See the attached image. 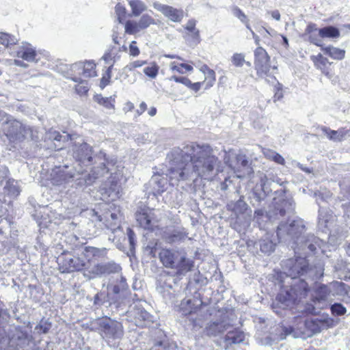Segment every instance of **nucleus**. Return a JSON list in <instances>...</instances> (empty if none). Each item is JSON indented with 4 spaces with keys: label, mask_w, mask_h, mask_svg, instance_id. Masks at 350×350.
<instances>
[{
    "label": "nucleus",
    "mask_w": 350,
    "mask_h": 350,
    "mask_svg": "<svg viewBox=\"0 0 350 350\" xmlns=\"http://www.w3.org/2000/svg\"><path fill=\"white\" fill-rule=\"evenodd\" d=\"M254 66L257 75L259 77L268 76L271 66L269 64L270 57L267 51L261 46H258L254 51Z\"/></svg>",
    "instance_id": "4468645a"
},
{
    "label": "nucleus",
    "mask_w": 350,
    "mask_h": 350,
    "mask_svg": "<svg viewBox=\"0 0 350 350\" xmlns=\"http://www.w3.org/2000/svg\"><path fill=\"white\" fill-rule=\"evenodd\" d=\"M305 230L304 221L301 219H293L288 223L281 222L277 228L278 239L288 241L291 239L295 242L297 237H301Z\"/></svg>",
    "instance_id": "6e6552de"
},
{
    "label": "nucleus",
    "mask_w": 350,
    "mask_h": 350,
    "mask_svg": "<svg viewBox=\"0 0 350 350\" xmlns=\"http://www.w3.org/2000/svg\"><path fill=\"white\" fill-rule=\"evenodd\" d=\"M321 38L319 35V32L317 33H311L310 34L309 36V41L317 45V46H322V41L319 38Z\"/></svg>",
    "instance_id": "4d7b16f0"
},
{
    "label": "nucleus",
    "mask_w": 350,
    "mask_h": 350,
    "mask_svg": "<svg viewBox=\"0 0 350 350\" xmlns=\"http://www.w3.org/2000/svg\"><path fill=\"white\" fill-rule=\"evenodd\" d=\"M124 28L125 32L129 34H133L140 30L139 28L138 23L132 21H126Z\"/></svg>",
    "instance_id": "8fccbe9b"
},
{
    "label": "nucleus",
    "mask_w": 350,
    "mask_h": 350,
    "mask_svg": "<svg viewBox=\"0 0 350 350\" xmlns=\"http://www.w3.org/2000/svg\"><path fill=\"white\" fill-rule=\"evenodd\" d=\"M232 64L236 67H242L245 62V55L236 53L231 57Z\"/></svg>",
    "instance_id": "09e8293b"
},
{
    "label": "nucleus",
    "mask_w": 350,
    "mask_h": 350,
    "mask_svg": "<svg viewBox=\"0 0 350 350\" xmlns=\"http://www.w3.org/2000/svg\"><path fill=\"white\" fill-rule=\"evenodd\" d=\"M96 324L101 336L109 343L120 340L123 336V326L117 321L110 318H103L98 319Z\"/></svg>",
    "instance_id": "0eeeda50"
},
{
    "label": "nucleus",
    "mask_w": 350,
    "mask_h": 350,
    "mask_svg": "<svg viewBox=\"0 0 350 350\" xmlns=\"http://www.w3.org/2000/svg\"><path fill=\"white\" fill-rule=\"evenodd\" d=\"M314 64L316 66L319 68L323 73H324L329 78L332 77V75H330L327 66L330 65L328 59L326 57H323L321 55H319L317 58Z\"/></svg>",
    "instance_id": "e433bc0d"
},
{
    "label": "nucleus",
    "mask_w": 350,
    "mask_h": 350,
    "mask_svg": "<svg viewBox=\"0 0 350 350\" xmlns=\"http://www.w3.org/2000/svg\"><path fill=\"white\" fill-rule=\"evenodd\" d=\"M232 14L238 18L243 23H247V17L244 12L237 6H234L232 8Z\"/></svg>",
    "instance_id": "603ef678"
},
{
    "label": "nucleus",
    "mask_w": 350,
    "mask_h": 350,
    "mask_svg": "<svg viewBox=\"0 0 350 350\" xmlns=\"http://www.w3.org/2000/svg\"><path fill=\"white\" fill-rule=\"evenodd\" d=\"M320 129L329 140L334 142H341L350 136V129L347 130L341 128L335 131L326 126H321Z\"/></svg>",
    "instance_id": "393cba45"
},
{
    "label": "nucleus",
    "mask_w": 350,
    "mask_h": 350,
    "mask_svg": "<svg viewBox=\"0 0 350 350\" xmlns=\"http://www.w3.org/2000/svg\"><path fill=\"white\" fill-rule=\"evenodd\" d=\"M227 332L224 340L226 350L228 349L232 345L239 344L244 341L245 334L243 332L239 329H228Z\"/></svg>",
    "instance_id": "a878e982"
},
{
    "label": "nucleus",
    "mask_w": 350,
    "mask_h": 350,
    "mask_svg": "<svg viewBox=\"0 0 350 350\" xmlns=\"http://www.w3.org/2000/svg\"><path fill=\"white\" fill-rule=\"evenodd\" d=\"M102 59H103L106 64H110V66L112 64H113L116 62L114 57H112V55L110 53H105L102 57Z\"/></svg>",
    "instance_id": "e2e57ef3"
},
{
    "label": "nucleus",
    "mask_w": 350,
    "mask_h": 350,
    "mask_svg": "<svg viewBox=\"0 0 350 350\" xmlns=\"http://www.w3.org/2000/svg\"><path fill=\"white\" fill-rule=\"evenodd\" d=\"M233 321V319L226 314L220 321H213L208 324L206 327V334L210 336H216L222 334L232 327Z\"/></svg>",
    "instance_id": "a211bd4d"
},
{
    "label": "nucleus",
    "mask_w": 350,
    "mask_h": 350,
    "mask_svg": "<svg viewBox=\"0 0 350 350\" xmlns=\"http://www.w3.org/2000/svg\"><path fill=\"white\" fill-rule=\"evenodd\" d=\"M262 152L264 156L267 159L273 161L278 164H285V160L283 158V157L281 156L279 153L276 152L275 151L269 148H264Z\"/></svg>",
    "instance_id": "4c0bfd02"
},
{
    "label": "nucleus",
    "mask_w": 350,
    "mask_h": 350,
    "mask_svg": "<svg viewBox=\"0 0 350 350\" xmlns=\"http://www.w3.org/2000/svg\"><path fill=\"white\" fill-rule=\"evenodd\" d=\"M170 159V177L172 180H209L214 175L218 159L208 145L190 144L182 148H174L167 155Z\"/></svg>",
    "instance_id": "f03ea898"
},
{
    "label": "nucleus",
    "mask_w": 350,
    "mask_h": 350,
    "mask_svg": "<svg viewBox=\"0 0 350 350\" xmlns=\"http://www.w3.org/2000/svg\"><path fill=\"white\" fill-rule=\"evenodd\" d=\"M282 332L279 336L271 338L269 336H267L265 338V342H264V345H271L273 342L275 340H282L286 338V336L290 335L292 332L293 329L291 327H283L281 329Z\"/></svg>",
    "instance_id": "ea45409f"
},
{
    "label": "nucleus",
    "mask_w": 350,
    "mask_h": 350,
    "mask_svg": "<svg viewBox=\"0 0 350 350\" xmlns=\"http://www.w3.org/2000/svg\"><path fill=\"white\" fill-rule=\"evenodd\" d=\"M202 304V301L199 298V295L198 296L195 295L193 298L183 299L179 306V309L183 315H188L195 312Z\"/></svg>",
    "instance_id": "5701e85b"
},
{
    "label": "nucleus",
    "mask_w": 350,
    "mask_h": 350,
    "mask_svg": "<svg viewBox=\"0 0 350 350\" xmlns=\"http://www.w3.org/2000/svg\"><path fill=\"white\" fill-rule=\"evenodd\" d=\"M153 8L162 13L168 20L174 23H180L184 18V11L172 6L162 4L159 2H154Z\"/></svg>",
    "instance_id": "6ab92c4d"
},
{
    "label": "nucleus",
    "mask_w": 350,
    "mask_h": 350,
    "mask_svg": "<svg viewBox=\"0 0 350 350\" xmlns=\"http://www.w3.org/2000/svg\"><path fill=\"white\" fill-rule=\"evenodd\" d=\"M113 67V64L108 67L105 72L103 74L101 79H100V88H104L107 86L110 81V79L111 77V69Z\"/></svg>",
    "instance_id": "3c124183"
},
{
    "label": "nucleus",
    "mask_w": 350,
    "mask_h": 350,
    "mask_svg": "<svg viewBox=\"0 0 350 350\" xmlns=\"http://www.w3.org/2000/svg\"><path fill=\"white\" fill-rule=\"evenodd\" d=\"M159 259L167 268L176 269L174 275H185L193 267V261L188 258L183 251L178 250L163 249L159 252Z\"/></svg>",
    "instance_id": "39448f33"
},
{
    "label": "nucleus",
    "mask_w": 350,
    "mask_h": 350,
    "mask_svg": "<svg viewBox=\"0 0 350 350\" xmlns=\"http://www.w3.org/2000/svg\"><path fill=\"white\" fill-rule=\"evenodd\" d=\"M121 271V266L113 260H111L109 262L96 264L91 268L89 273L92 275L93 278H95L119 273Z\"/></svg>",
    "instance_id": "dca6fc26"
},
{
    "label": "nucleus",
    "mask_w": 350,
    "mask_h": 350,
    "mask_svg": "<svg viewBox=\"0 0 350 350\" xmlns=\"http://www.w3.org/2000/svg\"><path fill=\"white\" fill-rule=\"evenodd\" d=\"M72 156L79 165L88 166L94 165L88 174H82L76 178V184L82 187L91 185L96 180L103 177L105 174H113L115 162L109 160L104 152L100 151L94 157H92V147L85 142L75 143L72 146Z\"/></svg>",
    "instance_id": "7ed1b4c3"
},
{
    "label": "nucleus",
    "mask_w": 350,
    "mask_h": 350,
    "mask_svg": "<svg viewBox=\"0 0 350 350\" xmlns=\"http://www.w3.org/2000/svg\"><path fill=\"white\" fill-rule=\"evenodd\" d=\"M319 35L321 38H336L340 36L338 29L333 26H327L319 29Z\"/></svg>",
    "instance_id": "f704fd0d"
},
{
    "label": "nucleus",
    "mask_w": 350,
    "mask_h": 350,
    "mask_svg": "<svg viewBox=\"0 0 350 350\" xmlns=\"http://www.w3.org/2000/svg\"><path fill=\"white\" fill-rule=\"evenodd\" d=\"M255 246L256 248L259 247L261 252L269 255L274 251L275 243L272 241L267 234L265 237L256 242Z\"/></svg>",
    "instance_id": "c85d7f7f"
},
{
    "label": "nucleus",
    "mask_w": 350,
    "mask_h": 350,
    "mask_svg": "<svg viewBox=\"0 0 350 350\" xmlns=\"http://www.w3.org/2000/svg\"><path fill=\"white\" fill-rule=\"evenodd\" d=\"M107 250L105 247L98 248L95 247L87 246L83 251V256L91 261L93 258L95 260H101L107 256Z\"/></svg>",
    "instance_id": "bb28decb"
},
{
    "label": "nucleus",
    "mask_w": 350,
    "mask_h": 350,
    "mask_svg": "<svg viewBox=\"0 0 350 350\" xmlns=\"http://www.w3.org/2000/svg\"><path fill=\"white\" fill-rule=\"evenodd\" d=\"M72 80L78 83V84L75 86V90L77 94L83 95L89 90L88 83L86 80H83L77 77L72 78Z\"/></svg>",
    "instance_id": "79ce46f5"
},
{
    "label": "nucleus",
    "mask_w": 350,
    "mask_h": 350,
    "mask_svg": "<svg viewBox=\"0 0 350 350\" xmlns=\"http://www.w3.org/2000/svg\"><path fill=\"white\" fill-rule=\"evenodd\" d=\"M188 233L184 228L177 227L165 231L163 239L168 243H174L184 241Z\"/></svg>",
    "instance_id": "4be33fe9"
},
{
    "label": "nucleus",
    "mask_w": 350,
    "mask_h": 350,
    "mask_svg": "<svg viewBox=\"0 0 350 350\" xmlns=\"http://www.w3.org/2000/svg\"><path fill=\"white\" fill-rule=\"evenodd\" d=\"M282 272L278 280L282 288L276 297L279 306L283 309L299 304L306 298L310 290L306 278L312 280L320 279L323 275V266L321 262L309 267L306 256H296L283 260Z\"/></svg>",
    "instance_id": "f257e3e1"
},
{
    "label": "nucleus",
    "mask_w": 350,
    "mask_h": 350,
    "mask_svg": "<svg viewBox=\"0 0 350 350\" xmlns=\"http://www.w3.org/2000/svg\"><path fill=\"white\" fill-rule=\"evenodd\" d=\"M204 75L206 80H208L211 83L215 81V73L213 70H208V71H206Z\"/></svg>",
    "instance_id": "69168bd1"
},
{
    "label": "nucleus",
    "mask_w": 350,
    "mask_h": 350,
    "mask_svg": "<svg viewBox=\"0 0 350 350\" xmlns=\"http://www.w3.org/2000/svg\"><path fill=\"white\" fill-rule=\"evenodd\" d=\"M46 138L56 142H61L65 137L62 136L59 132L56 131H50L46 133Z\"/></svg>",
    "instance_id": "5fc2aeb1"
},
{
    "label": "nucleus",
    "mask_w": 350,
    "mask_h": 350,
    "mask_svg": "<svg viewBox=\"0 0 350 350\" xmlns=\"http://www.w3.org/2000/svg\"><path fill=\"white\" fill-rule=\"evenodd\" d=\"M159 67L156 63H152L150 66L144 68V72L151 79H155L158 75Z\"/></svg>",
    "instance_id": "a18cd8bd"
},
{
    "label": "nucleus",
    "mask_w": 350,
    "mask_h": 350,
    "mask_svg": "<svg viewBox=\"0 0 350 350\" xmlns=\"http://www.w3.org/2000/svg\"><path fill=\"white\" fill-rule=\"evenodd\" d=\"M152 215V211L148 208L140 209L135 214L136 221L142 228L148 230L152 229L154 220Z\"/></svg>",
    "instance_id": "b1692460"
},
{
    "label": "nucleus",
    "mask_w": 350,
    "mask_h": 350,
    "mask_svg": "<svg viewBox=\"0 0 350 350\" xmlns=\"http://www.w3.org/2000/svg\"><path fill=\"white\" fill-rule=\"evenodd\" d=\"M322 50L325 54L328 55L329 57L334 59H342L345 55V51L332 46L323 48Z\"/></svg>",
    "instance_id": "c9c22d12"
},
{
    "label": "nucleus",
    "mask_w": 350,
    "mask_h": 350,
    "mask_svg": "<svg viewBox=\"0 0 350 350\" xmlns=\"http://www.w3.org/2000/svg\"><path fill=\"white\" fill-rule=\"evenodd\" d=\"M127 236H128V238H129V243L131 245V247L134 246V245L135 244V232H133V230H131V228H127Z\"/></svg>",
    "instance_id": "680f3d73"
},
{
    "label": "nucleus",
    "mask_w": 350,
    "mask_h": 350,
    "mask_svg": "<svg viewBox=\"0 0 350 350\" xmlns=\"http://www.w3.org/2000/svg\"><path fill=\"white\" fill-rule=\"evenodd\" d=\"M294 210V202L291 200H282L280 203L276 202V205L272 210H269L268 212L265 211L262 209H258L255 211V219L256 221L260 225L261 217H265L267 220L273 221L278 219L280 217L284 216L286 213H291Z\"/></svg>",
    "instance_id": "1a4fd4ad"
},
{
    "label": "nucleus",
    "mask_w": 350,
    "mask_h": 350,
    "mask_svg": "<svg viewBox=\"0 0 350 350\" xmlns=\"http://www.w3.org/2000/svg\"><path fill=\"white\" fill-rule=\"evenodd\" d=\"M2 131L10 142H21L25 139L32 138V129L29 126L6 113L2 121Z\"/></svg>",
    "instance_id": "423d86ee"
},
{
    "label": "nucleus",
    "mask_w": 350,
    "mask_h": 350,
    "mask_svg": "<svg viewBox=\"0 0 350 350\" xmlns=\"http://www.w3.org/2000/svg\"><path fill=\"white\" fill-rule=\"evenodd\" d=\"M331 297L343 296L348 293V286L341 282H334L328 284Z\"/></svg>",
    "instance_id": "2f4dec72"
},
{
    "label": "nucleus",
    "mask_w": 350,
    "mask_h": 350,
    "mask_svg": "<svg viewBox=\"0 0 350 350\" xmlns=\"http://www.w3.org/2000/svg\"><path fill=\"white\" fill-rule=\"evenodd\" d=\"M102 193L107 195L111 200H114L119 198L120 186L117 181L113 179L110 181V185L108 187L107 184L100 187Z\"/></svg>",
    "instance_id": "7c9ffc66"
},
{
    "label": "nucleus",
    "mask_w": 350,
    "mask_h": 350,
    "mask_svg": "<svg viewBox=\"0 0 350 350\" xmlns=\"http://www.w3.org/2000/svg\"><path fill=\"white\" fill-rule=\"evenodd\" d=\"M331 295L328 285L323 284H316L311 291L310 299L314 304L323 308L327 306Z\"/></svg>",
    "instance_id": "f3484780"
},
{
    "label": "nucleus",
    "mask_w": 350,
    "mask_h": 350,
    "mask_svg": "<svg viewBox=\"0 0 350 350\" xmlns=\"http://www.w3.org/2000/svg\"><path fill=\"white\" fill-rule=\"evenodd\" d=\"M96 65L92 62H86L85 63H79L75 65V68H77L79 73L84 78H90L96 76L95 71Z\"/></svg>",
    "instance_id": "c756f323"
},
{
    "label": "nucleus",
    "mask_w": 350,
    "mask_h": 350,
    "mask_svg": "<svg viewBox=\"0 0 350 350\" xmlns=\"http://www.w3.org/2000/svg\"><path fill=\"white\" fill-rule=\"evenodd\" d=\"M17 39L10 34L0 32V44L10 49L11 45L16 44Z\"/></svg>",
    "instance_id": "a19ab883"
},
{
    "label": "nucleus",
    "mask_w": 350,
    "mask_h": 350,
    "mask_svg": "<svg viewBox=\"0 0 350 350\" xmlns=\"http://www.w3.org/2000/svg\"><path fill=\"white\" fill-rule=\"evenodd\" d=\"M224 161L225 164L237 174L238 178L245 176V173H242V170L248 165V160L245 155L229 151L225 152Z\"/></svg>",
    "instance_id": "9b49d317"
},
{
    "label": "nucleus",
    "mask_w": 350,
    "mask_h": 350,
    "mask_svg": "<svg viewBox=\"0 0 350 350\" xmlns=\"http://www.w3.org/2000/svg\"><path fill=\"white\" fill-rule=\"evenodd\" d=\"M325 243L314 234H303L297 237L292 247L296 254H314L317 249L321 250Z\"/></svg>",
    "instance_id": "9d476101"
},
{
    "label": "nucleus",
    "mask_w": 350,
    "mask_h": 350,
    "mask_svg": "<svg viewBox=\"0 0 350 350\" xmlns=\"http://www.w3.org/2000/svg\"><path fill=\"white\" fill-rule=\"evenodd\" d=\"M228 210L232 211L234 213L237 217L240 216L245 217V215L247 214L248 208V205L246 202L241 198L236 202H230L227 204Z\"/></svg>",
    "instance_id": "cd10ccee"
},
{
    "label": "nucleus",
    "mask_w": 350,
    "mask_h": 350,
    "mask_svg": "<svg viewBox=\"0 0 350 350\" xmlns=\"http://www.w3.org/2000/svg\"><path fill=\"white\" fill-rule=\"evenodd\" d=\"M170 160V159L169 158ZM170 165L168 169V174L163 175L160 174H155L152 177L149 181V184L150 187L152 188V191L154 195L159 194L163 192L167 189V185L168 183L167 177H169V181L171 182L170 184L174 185V182H178V180H176L175 179L172 180L170 177Z\"/></svg>",
    "instance_id": "aec40b11"
},
{
    "label": "nucleus",
    "mask_w": 350,
    "mask_h": 350,
    "mask_svg": "<svg viewBox=\"0 0 350 350\" xmlns=\"http://www.w3.org/2000/svg\"><path fill=\"white\" fill-rule=\"evenodd\" d=\"M136 44V41H132L129 45V54L133 57H137L140 53L139 49Z\"/></svg>",
    "instance_id": "13d9d810"
},
{
    "label": "nucleus",
    "mask_w": 350,
    "mask_h": 350,
    "mask_svg": "<svg viewBox=\"0 0 350 350\" xmlns=\"http://www.w3.org/2000/svg\"><path fill=\"white\" fill-rule=\"evenodd\" d=\"M170 81L174 80V81H176L177 83H182L187 87V85L188 84H189L190 79L187 77H177V76L174 75L170 78Z\"/></svg>",
    "instance_id": "bf43d9fd"
},
{
    "label": "nucleus",
    "mask_w": 350,
    "mask_h": 350,
    "mask_svg": "<svg viewBox=\"0 0 350 350\" xmlns=\"http://www.w3.org/2000/svg\"><path fill=\"white\" fill-rule=\"evenodd\" d=\"M305 327L311 332L312 334L320 333L324 329L332 327L334 320L327 314L311 319L304 322Z\"/></svg>",
    "instance_id": "2eb2a0df"
},
{
    "label": "nucleus",
    "mask_w": 350,
    "mask_h": 350,
    "mask_svg": "<svg viewBox=\"0 0 350 350\" xmlns=\"http://www.w3.org/2000/svg\"><path fill=\"white\" fill-rule=\"evenodd\" d=\"M94 100L107 109H114L115 100L111 97H103L100 94H96L94 97Z\"/></svg>",
    "instance_id": "58836bf2"
},
{
    "label": "nucleus",
    "mask_w": 350,
    "mask_h": 350,
    "mask_svg": "<svg viewBox=\"0 0 350 350\" xmlns=\"http://www.w3.org/2000/svg\"><path fill=\"white\" fill-rule=\"evenodd\" d=\"M51 327V323L47 321L41 320L40 322L35 327L34 332L38 334H46Z\"/></svg>",
    "instance_id": "c03bdc74"
},
{
    "label": "nucleus",
    "mask_w": 350,
    "mask_h": 350,
    "mask_svg": "<svg viewBox=\"0 0 350 350\" xmlns=\"http://www.w3.org/2000/svg\"><path fill=\"white\" fill-rule=\"evenodd\" d=\"M8 169L5 166H0V183L8 176Z\"/></svg>",
    "instance_id": "338daca9"
},
{
    "label": "nucleus",
    "mask_w": 350,
    "mask_h": 350,
    "mask_svg": "<svg viewBox=\"0 0 350 350\" xmlns=\"http://www.w3.org/2000/svg\"><path fill=\"white\" fill-rule=\"evenodd\" d=\"M9 318V311L5 304L0 300V325ZM31 340V335L25 327H13L7 337L5 329L0 325V350L23 349L29 346Z\"/></svg>",
    "instance_id": "20e7f679"
},
{
    "label": "nucleus",
    "mask_w": 350,
    "mask_h": 350,
    "mask_svg": "<svg viewBox=\"0 0 350 350\" xmlns=\"http://www.w3.org/2000/svg\"><path fill=\"white\" fill-rule=\"evenodd\" d=\"M202 83H201V82L192 83L189 80V84H188L187 85V87L188 88H189L190 90L194 91L195 92H197L200 90Z\"/></svg>",
    "instance_id": "0e129e2a"
},
{
    "label": "nucleus",
    "mask_w": 350,
    "mask_h": 350,
    "mask_svg": "<svg viewBox=\"0 0 350 350\" xmlns=\"http://www.w3.org/2000/svg\"><path fill=\"white\" fill-rule=\"evenodd\" d=\"M57 262L62 272L79 271L82 270L85 266L84 260L65 252L57 258Z\"/></svg>",
    "instance_id": "f8f14e48"
},
{
    "label": "nucleus",
    "mask_w": 350,
    "mask_h": 350,
    "mask_svg": "<svg viewBox=\"0 0 350 350\" xmlns=\"http://www.w3.org/2000/svg\"><path fill=\"white\" fill-rule=\"evenodd\" d=\"M146 64V61L143 60H136L133 62L129 63L127 64L124 68V70L125 71H132L135 68H139L143 66Z\"/></svg>",
    "instance_id": "864d4df0"
},
{
    "label": "nucleus",
    "mask_w": 350,
    "mask_h": 350,
    "mask_svg": "<svg viewBox=\"0 0 350 350\" xmlns=\"http://www.w3.org/2000/svg\"><path fill=\"white\" fill-rule=\"evenodd\" d=\"M264 78L269 83L274 84L275 83H277L278 85H280L276 78L273 75H271L269 72H268V76H265Z\"/></svg>",
    "instance_id": "774afa93"
},
{
    "label": "nucleus",
    "mask_w": 350,
    "mask_h": 350,
    "mask_svg": "<svg viewBox=\"0 0 350 350\" xmlns=\"http://www.w3.org/2000/svg\"><path fill=\"white\" fill-rule=\"evenodd\" d=\"M116 12L118 15V20L119 21L120 23H122L121 21V16H124V13H125V8L121 5L120 3L117 4L116 5Z\"/></svg>",
    "instance_id": "052dcab7"
},
{
    "label": "nucleus",
    "mask_w": 350,
    "mask_h": 350,
    "mask_svg": "<svg viewBox=\"0 0 350 350\" xmlns=\"http://www.w3.org/2000/svg\"><path fill=\"white\" fill-rule=\"evenodd\" d=\"M330 310L334 316H342L347 312L346 308L340 303H334L330 306Z\"/></svg>",
    "instance_id": "49530a36"
},
{
    "label": "nucleus",
    "mask_w": 350,
    "mask_h": 350,
    "mask_svg": "<svg viewBox=\"0 0 350 350\" xmlns=\"http://www.w3.org/2000/svg\"><path fill=\"white\" fill-rule=\"evenodd\" d=\"M5 192L12 198L17 197L21 190L18 182L14 179H9L4 187Z\"/></svg>",
    "instance_id": "473e14b6"
},
{
    "label": "nucleus",
    "mask_w": 350,
    "mask_h": 350,
    "mask_svg": "<svg viewBox=\"0 0 350 350\" xmlns=\"http://www.w3.org/2000/svg\"><path fill=\"white\" fill-rule=\"evenodd\" d=\"M196 21L195 19H190L185 25V29L188 31H194L196 36H198V29L196 28Z\"/></svg>",
    "instance_id": "6e6d98bb"
},
{
    "label": "nucleus",
    "mask_w": 350,
    "mask_h": 350,
    "mask_svg": "<svg viewBox=\"0 0 350 350\" xmlns=\"http://www.w3.org/2000/svg\"><path fill=\"white\" fill-rule=\"evenodd\" d=\"M170 69L172 71H176L180 74H184L185 72L183 70V68H185L187 71H192L193 67L187 64H180L178 65L176 64L175 62H172L170 65Z\"/></svg>",
    "instance_id": "de8ad7c7"
},
{
    "label": "nucleus",
    "mask_w": 350,
    "mask_h": 350,
    "mask_svg": "<svg viewBox=\"0 0 350 350\" xmlns=\"http://www.w3.org/2000/svg\"><path fill=\"white\" fill-rule=\"evenodd\" d=\"M107 288L113 294L116 299H124L129 292L126 280L122 275H120V279L114 284H109Z\"/></svg>",
    "instance_id": "412c9836"
},
{
    "label": "nucleus",
    "mask_w": 350,
    "mask_h": 350,
    "mask_svg": "<svg viewBox=\"0 0 350 350\" xmlns=\"http://www.w3.org/2000/svg\"><path fill=\"white\" fill-rule=\"evenodd\" d=\"M10 55L14 57L21 58L29 62H38V52L35 48L28 42H22L10 48Z\"/></svg>",
    "instance_id": "ddd939ff"
},
{
    "label": "nucleus",
    "mask_w": 350,
    "mask_h": 350,
    "mask_svg": "<svg viewBox=\"0 0 350 350\" xmlns=\"http://www.w3.org/2000/svg\"><path fill=\"white\" fill-rule=\"evenodd\" d=\"M156 24L155 20L148 14H144L139 20L138 25L140 29L148 28L151 25Z\"/></svg>",
    "instance_id": "37998d69"
},
{
    "label": "nucleus",
    "mask_w": 350,
    "mask_h": 350,
    "mask_svg": "<svg viewBox=\"0 0 350 350\" xmlns=\"http://www.w3.org/2000/svg\"><path fill=\"white\" fill-rule=\"evenodd\" d=\"M129 4L131 8L132 14L134 16H139L148 8L147 5L142 0H131Z\"/></svg>",
    "instance_id": "72a5a7b5"
}]
</instances>
